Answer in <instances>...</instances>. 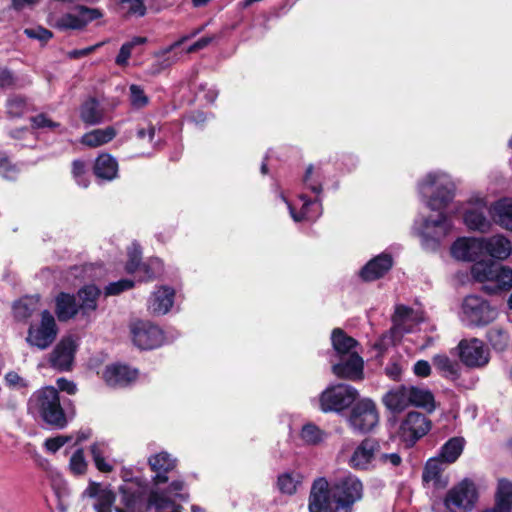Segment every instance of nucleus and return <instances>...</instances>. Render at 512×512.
Returning a JSON list of instances; mask_svg holds the SVG:
<instances>
[{"label":"nucleus","mask_w":512,"mask_h":512,"mask_svg":"<svg viewBox=\"0 0 512 512\" xmlns=\"http://www.w3.org/2000/svg\"><path fill=\"white\" fill-rule=\"evenodd\" d=\"M303 476L297 471H286L278 475L277 488L285 495H293L301 485Z\"/></svg>","instance_id":"79ce46f5"},{"label":"nucleus","mask_w":512,"mask_h":512,"mask_svg":"<svg viewBox=\"0 0 512 512\" xmlns=\"http://www.w3.org/2000/svg\"><path fill=\"white\" fill-rule=\"evenodd\" d=\"M512 508V482L507 479L498 481L496 505L484 512H510Z\"/></svg>","instance_id":"e433bc0d"},{"label":"nucleus","mask_w":512,"mask_h":512,"mask_svg":"<svg viewBox=\"0 0 512 512\" xmlns=\"http://www.w3.org/2000/svg\"><path fill=\"white\" fill-rule=\"evenodd\" d=\"M116 134V130L111 126L103 129H95L84 134L81 138V143L93 148L99 147L110 142Z\"/></svg>","instance_id":"a19ab883"},{"label":"nucleus","mask_w":512,"mask_h":512,"mask_svg":"<svg viewBox=\"0 0 512 512\" xmlns=\"http://www.w3.org/2000/svg\"><path fill=\"white\" fill-rule=\"evenodd\" d=\"M452 256L461 261L478 262L485 254L483 237H461L451 247Z\"/></svg>","instance_id":"f3484780"},{"label":"nucleus","mask_w":512,"mask_h":512,"mask_svg":"<svg viewBox=\"0 0 512 512\" xmlns=\"http://www.w3.org/2000/svg\"><path fill=\"white\" fill-rule=\"evenodd\" d=\"M80 312L74 295L61 292L55 298V313L59 321L65 322L74 318Z\"/></svg>","instance_id":"c756f323"},{"label":"nucleus","mask_w":512,"mask_h":512,"mask_svg":"<svg viewBox=\"0 0 512 512\" xmlns=\"http://www.w3.org/2000/svg\"><path fill=\"white\" fill-rule=\"evenodd\" d=\"M413 372L417 377L426 378L431 374V365L426 360H418L413 366Z\"/></svg>","instance_id":"338daca9"},{"label":"nucleus","mask_w":512,"mask_h":512,"mask_svg":"<svg viewBox=\"0 0 512 512\" xmlns=\"http://www.w3.org/2000/svg\"><path fill=\"white\" fill-rule=\"evenodd\" d=\"M163 272V262L159 258H151L140 267L139 278L147 281L160 276Z\"/></svg>","instance_id":"a18cd8bd"},{"label":"nucleus","mask_w":512,"mask_h":512,"mask_svg":"<svg viewBox=\"0 0 512 512\" xmlns=\"http://www.w3.org/2000/svg\"><path fill=\"white\" fill-rule=\"evenodd\" d=\"M489 214L494 223L512 231V198L504 197L495 201L489 207Z\"/></svg>","instance_id":"cd10ccee"},{"label":"nucleus","mask_w":512,"mask_h":512,"mask_svg":"<svg viewBox=\"0 0 512 512\" xmlns=\"http://www.w3.org/2000/svg\"><path fill=\"white\" fill-rule=\"evenodd\" d=\"M432 364L437 372L450 381H456L460 376V364L446 354H436L432 357Z\"/></svg>","instance_id":"72a5a7b5"},{"label":"nucleus","mask_w":512,"mask_h":512,"mask_svg":"<svg viewBox=\"0 0 512 512\" xmlns=\"http://www.w3.org/2000/svg\"><path fill=\"white\" fill-rule=\"evenodd\" d=\"M483 245L485 254L497 260H505L512 254V242L501 234L488 238L483 237Z\"/></svg>","instance_id":"c85d7f7f"},{"label":"nucleus","mask_w":512,"mask_h":512,"mask_svg":"<svg viewBox=\"0 0 512 512\" xmlns=\"http://www.w3.org/2000/svg\"><path fill=\"white\" fill-rule=\"evenodd\" d=\"M457 349L461 362L469 368H483L490 361L489 349L478 338L461 340Z\"/></svg>","instance_id":"4468645a"},{"label":"nucleus","mask_w":512,"mask_h":512,"mask_svg":"<svg viewBox=\"0 0 512 512\" xmlns=\"http://www.w3.org/2000/svg\"><path fill=\"white\" fill-rule=\"evenodd\" d=\"M420 321L422 317L418 312L404 305H398L393 316L392 337L395 340L400 339L405 333L412 332Z\"/></svg>","instance_id":"412c9836"},{"label":"nucleus","mask_w":512,"mask_h":512,"mask_svg":"<svg viewBox=\"0 0 512 512\" xmlns=\"http://www.w3.org/2000/svg\"><path fill=\"white\" fill-rule=\"evenodd\" d=\"M379 459V442L373 438H366L354 448L347 464L356 471H371L379 466Z\"/></svg>","instance_id":"f8f14e48"},{"label":"nucleus","mask_w":512,"mask_h":512,"mask_svg":"<svg viewBox=\"0 0 512 512\" xmlns=\"http://www.w3.org/2000/svg\"><path fill=\"white\" fill-rule=\"evenodd\" d=\"M32 127L36 129H56L60 124L52 121L45 114H39L31 118Z\"/></svg>","instance_id":"680f3d73"},{"label":"nucleus","mask_w":512,"mask_h":512,"mask_svg":"<svg viewBox=\"0 0 512 512\" xmlns=\"http://www.w3.org/2000/svg\"><path fill=\"white\" fill-rule=\"evenodd\" d=\"M403 363L400 357H394L390 359L384 368V372L387 377L393 381H399L403 373Z\"/></svg>","instance_id":"5fc2aeb1"},{"label":"nucleus","mask_w":512,"mask_h":512,"mask_svg":"<svg viewBox=\"0 0 512 512\" xmlns=\"http://www.w3.org/2000/svg\"><path fill=\"white\" fill-rule=\"evenodd\" d=\"M459 316L465 325L481 327L493 322L497 318L498 312L482 297L469 295L462 302Z\"/></svg>","instance_id":"6e6552de"},{"label":"nucleus","mask_w":512,"mask_h":512,"mask_svg":"<svg viewBox=\"0 0 512 512\" xmlns=\"http://www.w3.org/2000/svg\"><path fill=\"white\" fill-rule=\"evenodd\" d=\"M410 388V406L422 408L427 412H433L436 408V402L433 393L423 387L409 385Z\"/></svg>","instance_id":"4c0bfd02"},{"label":"nucleus","mask_w":512,"mask_h":512,"mask_svg":"<svg viewBox=\"0 0 512 512\" xmlns=\"http://www.w3.org/2000/svg\"><path fill=\"white\" fill-rule=\"evenodd\" d=\"M362 481L351 473L329 483L325 478L316 479L309 494V512H353L355 503L363 498Z\"/></svg>","instance_id":"f257e3e1"},{"label":"nucleus","mask_w":512,"mask_h":512,"mask_svg":"<svg viewBox=\"0 0 512 512\" xmlns=\"http://www.w3.org/2000/svg\"><path fill=\"white\" fill-rule=\"evenodd\" d=\"M132 341L142 350L160 347L165 343L164 332L149 321H137L131 325Z\"/></svg>","instance_id":"2eb2a0df"},{"label":"nucleus","mask_w":512,"mask_h":512,"mask_svg":"<svg viewBox=\"0 0 512 512\" xmlns=\"http://www.w3.org/2000/svg\"><path fill=\"white\" fill-rule=\"evenodd\" d=\"M100 295V288L93 284L86 285L78 291L77 296L80 302L78 305L82 316L87 317L97 309Z\"/></svg>","instance_id":"473e14b6"},{"label":"nucleus","mask_w":512,"mask_h":512,"mask_svg":"<svg viewBox=\"0 0 512 512\" xmlns=\"http://www.w3.org/2000/svg\"><path fill=\"white\" fill-rule=\"evenodd\" d=\"M444 464H446L439 456L430 458L423 471V481L431 483L433 486L443 488L447 485V478L443 477Z\"/></svg>","instance_id":"2f4dec72"},{"label":"nucleus","mask_w":512,"mask_h":512,"mask_svg":"<svg viewBox=\"0 0 512 512\" xmlns=\"http://www.w3.org/2000/svg\"><path fill=\"white\" fill-rule=\"evenodd\" d=\"M453 222L451 218L440 213L437 218H422L416 220L414 231L421 239L422 246L427 250H435L440 242L451 233Z\"/></svg>","instance_id":"39448f33"},{"label":"nucleus","mask_w":512,"mask_h":512,"mask_svg":"<svg viewBox=\"0 0 512 512\" xmlns=\"http://www.w3.org/2000/svg\"><path fill=\"white\" fill-rule=\"evenodd\" d=\"M6 384L11 388H26L28 386L27 381L22 378L18 373L10 371L5 375Z\"/></svg>","instance_id":"69168bd1"},{"label":"nucleus","mask_w":512,"mask_h":512,"mask_svg":"<svg viewBox=\"0 0 512 512\" xmlns=\"http://www.w3.org/2000/svg\"><path fill=\"white\" fill-rule=\"evenodd\" d=\"M109 446L105 442H96L90 446V453L95 467L102 473H110L114 463L108 458Z\"/></svg>","instance_id":"58836bf2"},{"label":"nucleus","mask_w":512,"mask_h":512,"mask_svg":"<svg viewBox=\"0 0 512 512\" xmlns=\"http://www.w3.org/2000/svg\"><path fill=\"white\" fill-rule=\"evenodd\" d=\"M463 223L469 230L488 232L492 223L487 216L489 212L488 201L485 195L472 194L460 206Z\"/></svg>","instance_id":"0eeeda50"},{"label":"nucleus","mask_w":512,"mask_h":512,"mask_svg":"<svg viewBox=\"0 0 512 512\" xmlns=\"http://www.w3.org/2000/svg\"><path fill=\"white\" fill-rule=\"evenodd\" d=\"M431 429V421L422 413L411 411L401 421L398 434L402 441L413 445Z\"/></svg>","instance_id":"dca6fc26"},{"label":"nucleus","mask_w":512,"mask_h":512,"mask_svg":"<svg viewBox=\"0 0 512 512\" xmlns=\"http://www.w3.org/2000/svg\"><path fill=\"white\" fill-rule=\"evenodd\" d=\"M175 289L168 285L155 287L147 300V309L154 316H163L169 313L175 302Z\"/></svg>","instance_id":"6ab92c4d"},{"label":"nucleus","mask_w":512,"mask_h":512,"mask_svg":"<svg viewBox=\"0 0 512 512\" xmlns=\"http://www.w3.org/2000/svg\"><path fill=\"white\" fill-rule=\"evenodd\" d=\"M30 110L27 100L21 96H11L7 100V113L10 117H21Z\"/></svg>","instance_id":"3c124183"},{"label":"nucleus","mask_w":512,"mask_h":512,"mask_svg":"<svg viewBox=\"0 0 512 512\" xmlns=\"http://www.w3.org/2000/svg\"><path fill=\"white\" fill-rule=\"evenodd\" d=\"M24 32L29 38L38 39L43 42H46L52 38V33L49 30L42 27L28 28L25 29Z\"/></svg>","instance_id":"0e129e2a"},{"label":"nucleus","mask_w":512,"mask_h":512,"mask_svg":"<svg viewBox=\"0 0 512 512\" xmlns=\"http://www.w3.org/2000/svg\"><path fill=\"white\" fill-rule=\"evenodd\" d=\"M488 340L497 350H503L508 343V335L499 328H493L488 331Z\"/></svg>","instance_id":"6e6d98bb"},{"label":"nucleus","mask_w":512,"mask_h":512,"mask_svg":"<svg viewBox=\"0 0 512 512\" xmlns=\"http://www.w3.org/2000/svg\"><path fill=\"white\" fill-rule=\"evenodd\" d=\"M76 348L77 343L72 336L62 338L50 354L51 366L59 371L70 370Z\"/></svg>","instance_id":"aec40b11"},{"label":"nucleus","mask_w":512,"mask_h":512,"mask_svg":"<svg viewBox=\"0 0 512 512\" xmlns=\"http://www.w3.org/2000/svg\"><path fill=\"white\" fill-rule=\"evenodd\" d=\"M90 498L95 499L93 507L96 512H112L115 502V494L108 487L91 482L84 492Z\"/></svg>","instance_id":"393cba45"},{"label":"nucleus","mask_w":512,"mask_h":512,"mask_svg":"<svg viewBox=\"0 0 512 512\" xmlns=\"http://www.w3.org/2000/svg\"><path fill=\"white\" fill-rule=\"evenodd\" d=\"M409 385H399L388 390L382 397L383 405L392 413H401L410 407Z\"/></svg>","instance_id":"b1692460"},{"label":"nucleus","mask_w":512,"mask_h":512,"mask_svg":"<svg viewBox=\"0 0 512 512\" xmlns=\"http://www.w3.org/2000/svg\"><path fill=\"white\" fill-rule=\"evenodd\" d=\"M0 175L8 180H14L18 175L17 167L4 156H0Z\"/></svg>","instance_id":"052dcab7"},{"label":"nucleus","mask_w":512,"mask_h":512,"mask_svg":"<svg viewBox=\"0 0 512 512\" xmlns=\"http://www.w3.org/2000/svg\"><path fill=\"white\" fill-rule=\"evenodd\" d=\"M57 334L58 326L54 316L50 311L44 310L40 321L30 325L26 342L31 347L46 350L55 341Z\"/></svg>","instance_id":"9b49d317"},{"label":"nucleus","mask_w":512,"mask_h":512,"mask_svg":"<svg viewBox=\"0 0 512 512\" xmlns=\"http://www.w3.org/2000/svg\"><path fill=\"white\" fill-rule=\"evenodd\" d=\"M358 398V391L348 384L327 387L319 396L321 411L340 413L349 408Z\"/></svg>","instance_id":"1a4fd4ad"},{"label":"nucleus","mask_w":512,"mask_h":512,"mask_svg":"<svg viewBox=\"0 0 512 512\" xmlns=\"http://www.w3.org/2000/svg\"><path fill=\"white\" fill-rule=\"evenodd\" d=\"M134 286V282L129 279H121L116 282L109 283L104 288L105 296L118 295L124 291L131 289Z\"/></svg>","instance_id":"13d9d810"},{"label":"nucleus","mask_w":512,"mask_h":512,"mask_svg":"<svg viewBox=\"0 0 512 512\" xmlns=\"http://www.w3.org/2000/svg\"><path fill=\"white\" fill-rule=\"evenodd\" d=\"M72 174L77 184L83 188L88 187L89 180L85 163L80 160H75L72 163Z\"/></svg>","instance_id":"4d7b16f0"},{"label":"nucleus","mask_w":512,"mask_h":512,"mask_svg":"<svg viewBox=\"0 0 512 512\" xmlns=\"http://www.w3.org/2000/svg\"><path fill=\"white\" fill-rule=\"evenodd\" d=\"M129 102L133 109L140 110L149 104V97L142 86L131 84L129 86Z\"/></svg>","instance_id":"09e8293b"},{"label":"nucleus","mask_w":512,"mask_h":512,"mask_svg":"<svg viewBox=\"0 0 512 512\" xmlns=\"http://www.w3.org/2000/svg\"><path fill=\"white\" fill-rule=\"evenodd\" d=\"M148 465L155 473L153 482L155 485L166 483L167 474L177 465V459L166 451H160L148 457Z\"/></svg>","instance_id":"5701e85b"},{"label":"nucleus","mask_w":512,"mask_h":512,"mask_svg":"<svg viewBox=\"0 0 512 512\" xmlns=\"http://www.w3.org/2000/svg\"><path fill=\"white\" fill-rule=\"evenodd\" d=\"M94 174L97 178L112 181L118 176V162L110 154L99 155L94 164Z\"/></svg>","instance_id":"c9c22d12"},{"label":"nucleus","mask_w":512,"mask_h":512,"mask_svg":"<svg viewBox=\"0 0 512 512\" xmlns=\"http://www.w3.org/2000/svg\"><path fill=\"white\" fill-rule=\"evenodd\" d=\"M379 421L375 403L368 398L358 401L351 410L348 422L353 431L357 433L370 432Z\"/></svg>","instance_id":"ddd939ff"},{"label":"nucleus","mask_w":512,"mask_h":512,"mask_svg":"<svg viewBox=\"0 0 512 512\" xmlns=\"http://www.w3.org/2000/svg\"><path fill=\"white\" fill-rule=\"evenodd\" d=\"M129 259L126 263L125 269L130 274L140 273L141 263V252L138 247L133 246L128 252Z\"/></svg>","instance_id":"bf43d9fd"},{"label":"nucleus","mask_w":512,"mask_h":512,"mask_svg":"<svg viewBox=\"0 0 512 512\" xmlns=\"http://www.w3.org/2000/svg\"><path fill=\"white\" fill-rule=\"evenodd\" d=\"M145 42L146 38L144 37H134L131 41L124 43L116 56L115 63L121 67L127 66L133 48L137 45L144 44Z\"/></svg>","instance_id":"8fccbe9b"},{"label":"nucleus","mask_w":512,"mask_h":512,"mask_svg":"<svg viewBox=\"0 0 512 512\" xmlns=\"http://www.w3.org/2000/svg\"><path fill=\"white\" fill-rule=\"evenodd\" d=\"M471 274L478 282L493 284V291H507L512 288V268L492 260H480L471 267Z\"/></svg>","instance_id":"423d86ee"},{"label":"nucleus","mask_w":512,"mask_h":512,"mask_svg":"<svg viewBox=\"0 0 512 512\" xmlns=\"http://www.w3.org/2000/svg\"><path fill=\"white\" fill-rule=\"evenodd\" d=\"M133 485L134 482L131 481L130 483H127L120 488L122 501L125 506L132 512L137 509L142 494V491H135L133 489Z\"/></svg>","instance_id":"de8ad7c7"},{"label":"nucleus","mask_w":512,"mask_h":512,"mask_svg":"<svg viewBox=\"0 0 512 512\" xmlns=\"http://www.w3.org/2000/svg\"><path fill=\"white\" fill-rule=\"evenodd\" d=\"M39 296L25 297L13 305L15 319L23 321L30 318L39 309Z\"/></svg>","instance_id":"37998d69"},{"label":"nucleus","mask_w":512,"mask_h":512,"mask_svg":"<svg viewBox=\"0 0 512 512\" xmlns=\"http://www.w3.org/2000/svg\"><path fill=\"white\" fill-rule=\"evenodd\" d=\"M300 439L307 445H319L323 443L328 433L312 422L304 424L300 431Z\"/></svg>","instance_id":"c03bdc74"},{"label":"nucleus","mask_w":512,"mask_h":512,"mask_svg":"<svg viewBox=\"0 0 512 512\" xmlns=\"http://www.w3.org/2000/svg\"><path fill=\"white\" fill-rule=\"evenodd\" d=\"M27 411L33 416H39L47 425L65 428L73 418V413L67 411L61 404L58 389L45 386L34 391L27 401Z\"/></svg>","instance_id":"7ed1b4c3"},{"label":"nucleus","mask_w":512,"mask_h":512,"mask_svg":"<svg viewBox=\"0 0 512 512\" xmlns=\"http://www.w3.org/2000/svg\"><path fill=\"white\" fill-rule=\"evenodd\" d=\"M88 462L82 449H77L69 461V469L74 475H83L87 471Z\"/></svg>","instance_id":"603ef678"},{"label":"nucleus","mask_w":512,"mask_h":512,"mask_svg":"<svg viewBox=\"0 0 512 512\" xmlns=\"http://www.w3.org/2000/svg\"><path fill=\"white\" fill-rule=\"evenodd\" d=\"M465 443V439L461 436L452 437L441 447L438 456L446 464L454 463L462 454Z\"/></svg>","instance_id":"ea45409f"},{"label":"nucleus","mask_w":512,"mask_h":512,"mask_svg":"<svg viewBox=\"0 0 512 512\" xmlns=\"http://www.w3.org/2000/svg\"><path fill=\"white\" fill-rule=\"evenodd\" d=\"M80 118L87 125H97L106 120V112L95 98H89L80 107Z\"/></svg>","instance_id":"f704fd0d"},{"label":"nucleus","mask_w":512,"mask_h":512,"mask_svg":"<svg viewBox=\"0 0 512 512\" xmlns=\"http://www.w3.org/2000/svg\"><path fill=\"white\" fill-rule=\"evenodd\" d=\"M331 342L338 357V362L332 365L333 373L338 378L353 381L362 379L364 361L359 354V343L340 328L332 331Z\"/></svg>","instance_id":"f03ea898"},{"label":"nucleus","mask_w":512,"mask_h":512,"mask_svg":"<svg viewBox=\"0 0 512 512\" xmlns=\"http://www.w3.org/2000/svg\"><path fill=\"white\" fill-rule=\"evenodd\" d=\"M322 172L313 166H309L303 179L304 186L313 193L319 195L322 192Z\"/></svg>","instance_id":"49530a36"},{"label":"nucleus","mask_w":512,"mask_h":512,"mask_svg":"<svg viewBox=\"0 0 512 512\" xmlns=\"http://www.w3.org/2000/svg\"><path fill=\"white\" fill-rule=\"evenodd\" d=\"M476 484L470 479H463L451 488L444 499V506L449 512H470L478 500Z\"/></svg>","instance_id":"9d476101"},{"label":"nucleus","mask_w":512,"mask_h":512,"mask_svg":"<svg viewBox=\"0 0 512 512\" xmlns=\"http://www.w3.org/2000/svg\"><path fill=\"white\" fill-rule=\"evenodd\" d=\"M418 190L431 210L440 211L453 200L455 184L447 173L432 171L419 181Z\"/></svg>","instance_id":"20e7f679"},{"label":"nucleus","mask_w":512,"mask_h":512,"mask_svg":"<svg viewBox=\"0 0 512 512\" xmlns=\"http://www.w3.org/2000/svg\"><path fill=\"white\" fill-rule=\"evenodd\" d=\"M121 9L128 15L142 17L146 13V7L142 0H120Z\"/></svg>","instance_id":"864d4df0"},{"label":"nucleus","mask_w":512,"mask_h":512,"mask_svg":"<svg viewBox=\"0 0 512 512\" xmlns=\"http://www.w3.org/2000/svg\"><path fill=\"white\" fill-rule=\"evenodd\" d=\"M57 386L60 391L66 392L69 395H74L77 392V385L66 378H58Z\"/></svg>","instance_id":"774afa93"},{"label":"nucleus","mask_w":512,"mask_h":512,"mask_svg":"<svg viewBox=\"0 0 512 512\" xmlns=\"http://www.w3.org/2000/svg\"><path fill=\"white\" fill-rule=\"evenodd\" d=\"M145 512H181V507L167 498L164 493L151 491ZM192 512H203L199 507H193Z\"/></svg>","instance_id":"7c9ffc66"},{"label":"nucleus","mask_w":512,"mask_h":512,"mask_svg":"<svg viewBox=\"0 0 512 512\" xmlns=\"http://www.w3.org/2000/svg\"><path fill=\"white\" fill-rule=\"evenodd\" d=\"M393 260L389 254H380L370 260L360 271V276L365 281H373L382 277L391 269Z\"/></svg>","instance_id":"bb28decb"},{"label":"nucleus","mask_w":512,"mask_h":512,"mask_svg":"<svg viewBox=\"0 0 512 512\" xmlns=\"http://www.w3.org/2000/svg\"><path fill=\"white\" fill-rule=\"evenodd\" d=\"M280 197L286 203L289 209V213L295 222H300L303 220L314 221L322 213L321 203L318 200H308L304 194L299 195V200L302 202V208L299 213L295 211L294 206L284 197L282 193L280 194Z\"/></svg>","instance_id":"a878e982"},{"label":"nucleus","mask_w":512,"mask_h":512,"mask_svg":"<svg viewBox=\"0 0 512 512\" xmlns=\"http://www.w3.org/2000/svg\"><path fill=\"white\" fill-rule=\"evenodd\" d=\"M72 440L71 436L59 435L54 438L46 439L44 446L47 451L51 453H56L61 447H63L66 443Z\"/></svg>","instance_id":"e2e57ef3"},{"label":"nucleus","mask_w":512,"mask_h":512,"mask_svg":"<svg viewBox=\"0 0 512 512\" xmlns=\"http://www.w3.org/2000/svg\"><path fill=\"white\" fill-rule=\"evenodd\" d=\"M102 16L103 14L99 9L78 6L73 11L58 18L56 26L60 29H82L91 21Z\"/></svg>","instance_id":"a211bd4d"},{"label":"nucleus","mask_w":512,"mask_h":512,"mask_svg":"<svg viewBox=\"0 0 512 512\" xmlns=\"http://www.w3.org/2000/svg\"><path fill=\"white\" fill-rule=\"evenodd\" d=\"M137 376V370L121 364L108 365L102 373L105 383L113 388L125 387L135 381Z\"/></svg>","instance_id":"4be33fe9"}]
</instances>
